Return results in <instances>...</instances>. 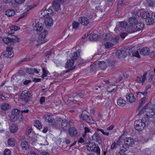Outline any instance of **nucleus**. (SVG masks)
<instances>
[{
  "instance_id": "f257e3e1",
  "label": "nucleus",
  "mask_w": 155,
  "mask_h": 155,
  "mask_svg": "<svg viewBox=\"0 0 155 155\" xmlns=\"http://www.w3.org/2000/svg\"><path fill=\"white\" fill-rule=\"evenodd\" d=\"M48 33V31L44 30L39 35L38 39L37 40L36 38L35 37H31L30 39V41L31 43H33L36 44L37 47L39 46L40 45L43 44L47 41V40L45 39L46 35Z\"/></svg>"
},
{
  "instance_id": "f03ea898",
  "label": "nucleus",
  "mask_w": 155,
  "mask_h": 155,
  "mask_svg": "<svg viewBox=\"0 0 155 155\" xmlns=\"http://www.w3.org/2000/svg\"><path fill=\"white\" fill-rule=\"evenodd\" d=\"M20 28L19 26L15 25H12L10 27V45H14V43L19 42L20 39L18 37L12 35L15 31L19 30Z\"/></svg>"
},
{
  "instance_id": "7ed1b4c3",
  "label": "nucleus",
  "mask_w": 155,
  "mask_h": 155,
  "mask_svg": "<svg viewBox=\"0 0 155 155\" xmlns=\"http://www.w3.org/2000/svg\"><path fill=\"white\" fill-rule=\"evenodd\" d=\"M135 26L129 27L127 29V31L130 33H133L138 31H140L144 27V24L142 22H139Z\"/></svg>"
},
{
  "instance_id": "20e7f679",
  "label": "nucleus",
  "mask_w": 155,
  "mask_h": 155,
  "mask_svg": "<svg viewBox=\"0 0 155 155\" xmlns=\"http://www.w3.org/2000/svg\"><path fill=\"white\" fill-rule=\"evenodd\" d=\"M86 148L89 151L95 152L97 155H100V148L94 143H89L86 146Z\"/></svg>"
},
{
  "instance_id": "39448f33",
  "label": "nucleus",
  "mask_w": 155,
  "mask_h": 155,
  "mask_svg": "<svg viewBox=\"0 0 155 155\" xmlns=\"http://www.w3.org/2000/svg\"><path fill=\"white\" fill-rule=\"evenodd\" d=\"M61 117H59L57 121L56 124V126L57 127L61 128L63 130H66L69 127L70 123L68 121L65 120H62V122L61 123V124L58 125L59 124V121H61Z\"/></svg>"
},
{
  "instance_id": "423d86ee",
  "label": "nucleus",
  "mask_w": 155,
  "mask_h": 155,
  "mask_svg": "<svg viewBox=\"0 0 155 155\" xmlns=\"http://www.w3.org/2000/svg\"><path fill=\"white\" fill-rule=\"evenodd\" d=\"M134 125L136 130L140 131L144 128L145 124L144 120L140 119L136 120L135 121Z\"/></svg>"
},
{
  "instance_id": "0eeeda50",
  "label": "nucleus",
  "mask_w": 155,
  "mask_h": 155,
  "mask_svg": "<svg viewBox=\"0 0 155 155\" xmlns=\"http://www.w3.org/2000/svg\"><path fill=\"white\" fill-rule=\"evenodd\" d=\"M70 56L71 59L68 61L66 64V68L71 67L74 65V60L77 58V53L76 52H74L71 54Z\"/></svg>"
},
{
  "instance_id": "6e6552de",
  "label": "nucleus",
  "mask_w": 155,
  "mask_h": 155,
  "mask_svg": "<svg viewBox=\"0 0 155 155\" xmlns=\"http://www.w3.org/2000/svg\"><path fill=\"white\" fill-rule=\"evenodd\" d=\"M31 96V95L29 92L24 90L22 92L20 95V98L22 101L26 103L30 100Z\"/></svg>"
},
{
  "instance_id": "1a4fd4ad",
  "label": "nucleus",
  "mask_w": 155,
  "mask_h": 155,
  "mask_svg": "<svg viewBox=\"0 0 155 155\" xmlns=\"http://www.w3.org/2000/svg\"><path fill=\"white\" fill-rule=\"evenodd\" d=\"M81 119L87 123H90L92 119L91 117H90L88 113L86 110L83 111L81 114Z\"/></svg>"
},
{
  "instance_id": "9d476101",
  "label": "nucleus",
  "mask_w": 155,
  "mask_h": 155,
  "mask_svg": "<svg viewBox=\"0 0 155 155\" xmlns=\"http://www.w3.org/2000/svg\"><path fill=\"white\" fill-rule=\"evenodd\" d=\"M64 2H61V0H54L52 3V7L55 11H58L61 9L60 4Z\"/></svg>"
},
{
  "instance_id": "9b49d317",
  "label": "nucleus",
  "mask_w": 155,
  "mask_h": 155,
  "mask_svg": "<svg viewBox=\"0 0 155 155\" xmlns=\"http://www.w3.org/2000/svg\"><path fill=\"white\" fill-rule=\"evenodd\" d=\"M50 8L51 7L47 9H41L40 12V14L45 17H48L49 15H51L53 13V11Z\"/></svg>"
},
{
  "instance_id": "f8f14e48",
  "label": "nucleus",
  "mask_w": 155,
  "mask_h": 155,
  "mask_svg": "<svg viewBox=\"0 0 155 155\" xmlns=\"http://www.w3.org/2000/svg\"><path fill=\"white\" fill-rule=\"evenodd\" d=\"M79 21L84 26L87 25L90 22L89 19L87 18L84 16L79 18Z\"/></svg>"
},
{
  "instance_id": "ddd939ff",
  "label": "nucleus",
  "mask_w": 155,
  "mask_h": 155,
  "mask_svg": "<svg viewBox=\"0 0 155 155\" xmlns=\"http://www.w3.org/2000/svg\"><path fill=\"white\" fill-rule=\"evenodd\" d=\"M127 102L132 103L135 101V97L132 94H127L126 96Z\"/></svg>"
},
{
  "instance_id": "4468645a",
  "label": "nucleus",
  "mask_w": 155,
  "mask_h": 155,
  "mask_svg": "<svg viewBox=\"0 0 155 155\" xmlns=\"http://www.w3.org/2000/svg\"><path fill=\"white\" fill-rule=\"evenodd\" d=\"M75 94V96L74 97V101L71 102L70 104H71L73 103H75V102L76 101H81L84 96V94L82 93H80L78 94Z\"/></svg>"
},
{
  "instance_id": "2eb2a0df",
  "label": "nucleus",
  "mask_w": 155,
  "mask_h": 155,
  "mask_svg": "<svg viewBox=\"0 0 155 155\" xmlns=\"http://www.w3.org/2000/svg\"><path fill=\"white\" fill-rule=\"evenodd\" d=\"M139 22L136 17H130L129 19V22L130 24L129 27L135 26L137 23Z\"/></svg>"
},
{
  "instance_id": "dca6fc26",
  "label": "nucleus",
  "mask_w": 155,
  "mask_h": 155,
  "mask_svg": "<svg viewBox=\"0 0 155 155\" xmlns=\"http://www.w3.org/2000/svg\"><path fill=\"white\" fill-rule=\"evenodd\" d=\"M124 144L127 147L131 146L134 143V140L130 137H127L124 140Z\"/></svg>"
},
{
  "instance_id": "f3484780",
  "label": "nucleus",
  "mask_w": 155,
  "mask_h": 155,
  "mask_svg": "<svg viewBox=\"0 0 155 155\" xmlns=\"http://www.w3.org/2000/svg\"><path fill=\"white\" fill-rule=\"evenodd\" d=\"M147 72H145L143 74V76H141V77H137L136 81L138 83L144 82L147 78Z\"/></svg>"
},
{
  "instance_id": "a211bd4d",
  "label": "nucleus",
  "mask_w": 155,
  "mask_h": 155,
  "mask_svg": "<svg viewBox=\"0 0 155 155\" xmlns=\"http://www.w3.org/2000/svg\"><path fill=\"white\" fill-rule=\"evenodd\" d=\"M53 20L51 17H46L45 20V24L47 26H52L53 25Z\"/></svg>"
},
{
  "instance_id": "6ab92c4d",
  "label": "nucleus",
  "mask_w": 155,
  "mask_h": 155,
  "mask_svg": "<svg viewBox=\"0 0 155 155\" xmlns=\"http://www.w3.org/2000/svg\"><path fill=\"white\" fill-rule=\"evenodd\" d=\"M126 53L124 50H120L117 51L116 55L117 57L120 59L124 58L125 57Z\"/></svg>"
},
{
  "instance_id": "aec40b11",
  "label": "nucleus",
  "mask_w": 155,
  "mask_h": 155,
  "mask_svg": "<svg viewBox=\"0 0 155 155\" xmlns=\"http://www.w3.org/2000/svg\"><path fill=\"white\" fill-rule=\"evenodd\" d=\"M69 133L71 136H75L77 134V130L73 127H71L69 129Z\"/></svg>"
},
{
  "instance_id": "412c9836",
  "label": "nucleus",
  "mask_w": 155,
  "mask_h": 155,
  "mask_svg": "<svg viewBox=\"0 0 155 155\" xmlns=\"http://www.w3.org/2000/svg\"><path fill=\"white\" fill-rule=\"evenodd\" d=\"M120 139H118L117 141V142H114L111 145L110 149L112 150H116L118 146H120Z\"/></svg>"
},
{
  "instance_id": "4be33fe9",
  "label": "nucleus",
  "mask_w": 155,
  "mask_h": 155,
  "mask_svg": "<svg viewBox=\"0 0 155 155\" xmlns=\"http://www.w3.org/2000/svg\"><path fill=\"white\" fill-rule=\"evenodd\" d=\"M117 105L121 107L125 106L126 104V101L121 97L117 100Z\"/></svg>"
},
{
  "instance_id": "5701e85b",
  "label": "nucleus",
  "mask_w": 155,
  "mask_h": 155,
  "mask_svg": "<svg viewBox=\"0 0 155 155\" xmlns=\"http://www.w3.org/2000/svg\"><path fill=\"white\" fill-rule=\"evenodd\" d=\"M153 71L150 72L149 74L148 80L149 81L153 82L155 81V77Z\"/></svg>"
},
{
  "instance_id": "b1692460",
  "label": "nucleus",
  "mask_w": 155,
  "mask_h": 155,
  "mask_svg": "<svg viewBox=\"0 0 155 155\" xmlns=\"http://www.w3.org/2000/svg\"><path fill=\"white\" fill-rule=\"evenodd\" d=\"M150 52V50L148 48H144L140 51L141 54L144 55H147L149 54Z\"/></svg>"
},
{
  "instance_id": "393cba45",
  "label": "nucleus",
  "mask_w": 155,
  "mask_h": 155,
  "mask_svg": "<svg viewBox=\"0 0 155 155\" xmlns=\"http://www.w3.org/2000/svg\"><path fill=\"white\" fill-rule=\"evenodd\" d=\"M18 130V125L15 123H13L10 127V132L14 133L16 132Z\"/></svg>"
},
{
  "instance_id": "a878e982",
  "label": "nucleus",
  "mask_w": 155,
  "mask_h": 155,
  "mask_svg": "<svg viewBox=\"0 0 155 155\" xmlns=\"http://www.w3.org/2000/svg\"><path fill=\"white\" fill-rule=\"evenodd\" d=\"M42 25L40 22H38L36 23L34 27V30L36 31H41L43 29Z\"/></svg>"
},
{
  "instance_id": "bb28decb",
  "label": "nucleus",
  "mask_w": 155,
  "mask_h": 155,
  "mask_svg": "<svg viewBox=\"0 0 155 155\" xmlns=\"http://www.w3.org/2000/svg\"><path fill=\"white\" fill-rule=\"evenodd\" d=\"M21 146L23 149L25 150H26L29 147V143L26 141H24L21 142Z\"/></svg>"
},
{
  "instance_id": "cd10ccee",
  "label": "nucleus",
  "mask_w": 155,
  "mask_h": 155,
  "mask_svg": "<svg viewBox=\"0 0 155 155\" xmlns=\"http://www.w3.org/2000/svg\"><path fill=\"white\" fill-rule=\"evenodd\" d=\"M127 150V148H125L124 146L122 145L121 147L120 148V150L118 153L117 155H127L124 153Z\"/></svg>"
},
{
  "instance_id": "c85d7f7f",
  "label": "nucleus",
  "mask_w": 155,
  "mask_h": 155,
  "mask_svg": "<svg viewBox=\"0 0 155 155\" xmlns=\"http://www.w3.org/2000/svg\"><path fill=\"white\" fill-rule=\"evenodd\" d=\"M145 114L147 118H150L153 117V116L155 115V113L153 110L150 109Z\"/></svg>"
},
{
  "instance_id": "c756f323",
  "label": "nucleus",
  "mask_w": 155,
  "mask_h": 155,
  "mask_svg": "<svg viewBox=\"0 0 155 155\" xmlns=\"http://www.w3.org/2000/svg\"><path fill=\"white\" fill-rule=\"evenodd\" d=\"M119 25L121 27L122 29H125L127 31V29L128 28H129V26H127V23L126 22H119Z\"/></svg>"
},
{
  "instance_id": "7c9ffc66",
  "label": "nucleus",
  "mask_w": 155,
  "mask_h": 155,
  "mask_svg": "<svg viewBox=\"0 0 155 155\" xmlns=\"http://www.w3.org/2000/svg\"><path fill=\"white\" fill-rule=\"evenodd\" d=\"M92 139L96 142L101 141V138L99 135L96 133L94 134L92 136Z\"/></svg>"
},
{
  "instance_id": "2f4dec72",
  "label": "nucleus",
  "mask_w": 155,
  "mask_h": 155,
  "mask_svg": "<svg viewBox=\"0 0 155 155\" xmlns=\"http://www.w3.org/2000/svg\"><path fill=\"white\" fill-rule=\"evenodd\" d=\"M98 39H99V37L97 34H92L89 37V40L91 41H96Z\"/></svg>"
},
{
  "instance_id": "473e14b6",
  "label": "nucleus",
  "mask_w": 155,
  "mask_h": 155,
  "mask_svg": "<svg viewBox=\"0 0 155 155\" xmlns=\"http://www.w3.org/2000/svg\"><path fill=\"white\" fill-rule=\"evenodd\" d=\"M98 65L100 68L103 70H104L106 67L105 62L104 61H99Z\"/></svg>"
},
{
  "instance_id": "72a5a7b5",
  "label": "nucleus",
  "mask_w": 155,
  "mask_h": 155,
  "mask_svg": "<svg viewBox=\"0 0 155 155\" xmlns=\"http://www.w3.org/2000/svg\"><path fill=\"white\" fill-rule=\"evenodd\" d=\"M147 100V98L146 97H143L141 98L139 101V106L138 107V109H139L140 107H142V105L144 104Z\"/></svg>"
},
{
  "instance_id": "f704fd0d",
  "label": "nucleus",
  "mask_w": 155,
  "mask_h": 155,
  "mask_svg": "<svg viewBox=\"0 0 155 155\" xmlns=\"http://www.w3.org/2000/svg\"><path fill=\"white\" fill-rule=\"evenodd\" d=\"M145 21L147 25H151L154 23V20L152 17L149 16L146 19Z\"/></svg>"
},
{
  "instance_id": "c9c22d12",
  "label": "nucleus",
  "mask_w": 155,
  "mask_h": 155,
  "mask_svg": "<svg viewBox=\"0 0 155 155\" xmlns=\"http://www.w3.org/2000/svg\"><path fill=\"white\" fill-rule=\"evenodd\" d=\"M34 125L39 130L41 129L42 127L41 123L38 120H36L34 121Z\"/></svg>"
},
{
  "instance_id": "e433bc0d",
  "label": "nucleus",
  "mask_w": 155,
  "mask_h": 155,
  "mask_svg": "<svg viewBox=\"0 0 155 155\" xmlns=\"http://www.w3.org/2000/svg\"><path fill=\"white\" fill-rule=\"evenodd\" d=\"M10 51V48L9 47H7L6 48V51L3 52L2 53L3 56L5 57L8 58L9 57V53Z\"/></svg>"
},
{
  "instance_id": "4c0bfd02",
  "label": "nucleus",
  "mask_w": 155,
  "mask_h": 155,
  "mask_svg": "<svg viewBox=\"0 0 155 155\" xmlns=\"http://www.w3.org/2000/svg\"><path fill=\"white\" fill-rule=\"evenodd\" d=\"M99 37V39H100V40L104 41H106L107 40V35L105 34H104L101 35L99 36H98Z\"/></svg>"
},
{
  "instance_id": "58836bf2",
  "label": "nucleus",
  "mask_w": 155,
  "mask_h": 155,
  "mask_svg": "<svg viewBox=\"0 0 155 155\" xmlns=\"http://www.w3.org/2000/svg\"><path fill=\"white\" fill-rule=\"evenodd\" d=\"M20 112V111L18 109H16L13 110L12 111L11 114L14 115H16V117H18Z\"/></svg>"
},
{
  "instance_id": "ea45409f",
  "label": "nucleus",
  "mask_w": 155,
  "mask_h": 155,
  "mask_svg": "<svg viewBox=\"0 0 155 155\" xmlns=\"http://www.w3.org/2000/svg\"><path fill=\"white\" fill-rule=\"evenodd\" d=\"M150 16L149 13L147 12H144L143 13L141 14V17L142 18L146 19L147 18Z\"/></svg>"
},
{
  "instance_id": "a19ab883",
  "label": "nucleus",
  "mask_w": 155,
  "mask_h": 155,
  "mask_svg": "<svg viewBox=\"0 0 155 155\" xmlns=\"http://www.w3.org/2000/svg\"><path fill=\"white\" fill-rule=\"evenodd\" d=\"M105 48H109L114 45V44L109 41L107 42L104 44Z\"/></svg>"
},
{
  "instance_id": "79ce46f5",
  "label": "nucleus",
  "mask_w": 155,
  "mask_h": 155,
  "mask_svg": "<svg viewBox=\"0 0 155 155\" xmlns=\"http://www.w3.org/2000/svg\"><path fill=\"white\" fill-rule=\"evenodd\" d=\"M44 118H45V120L46 121L48 122L49 123H52L53 120V119L52 118L51 116L50 115H48L47 117L45 118L44 117Z\"/></svg>"
},
{
  "instance_id": "37998d69",
  "label": "nucleus",
  "mask_w": 155,
  "mask_h": 155,
  "mask_svg": "<svg viewBox=\"0 0 155 155\" xmlns=\"http://www.w3.org/2000/svg\"><path fill=\"white\" fill-rule=\"evenodd\" d=\"M123 30L121 26L119 25V22L117 23L116 28L114 29V30L116 31H120Z\"/></svg>"
},
{
  "instance_id": "c03bdc74",
  "label": "nucleus",
  "mask_w": 155,
  "mask_h": 155,
  "mask_svg": "<svg viewBox=\"0 0 155 155\" xmlns=\"http://www.w3.org/2000/svg\"><path fill=\"white\" fill-rule=\"evenodd\" d=\"M72 25L73 28L74 29H77L79 27V24L78 22L74 21L72 23Z\"/></svg>"
},
{
  "instance_id": "a18cd8bd",
  "label": "nucleus",
  "mask_w": 155,
  "mask_h": 155,
  "mask_svg": "<svg viewBox=\"0 0 155 155\" xmlns=\"http://www.w3.org/2000/svg\"><path fill=\"white\" fill-rule=\"evenodd\" d=\"M2 41L5 44L8 45V44L10 42V38L8 37H5L3 38Z\"/></svg>"
},
{
  "instance_id": "49530a36",
  "label": "nucleus",
  "mask_w": 155,
  "mask_h": 155,
  "mask_svg": "<svg viewBox=\"0 0 155 155\" xmlns=\"http://www.w3.org/2000/svg\"><path fill=\"white\" fill-rule=\"evenodd\" d=\"M97 131L98 132L99 131H101V133H102L104 135L106 136H108L109 134L108 132H106L105 131H104V130L99 128H97Z\"/></svg>"
},
{
  "instance_id": "de8ad7c7",
  "label": "nucleus",
  "mask_w": 155,
  "mask_h": 155,
  "mask_svg": "<svg viewBox=\"0 0 155 155\" xmlns=\"http://www.w3.org/2000/svg\"><path fill=\"white\" fill-rule=\"evenodd\" d=\"M9 81H4L1 84V86H3L5 85L6 87H9Z\"/></svg>"
},
{
  "instance_id": "09e8293b",
  "label": "nucleus",
  "mask_w": 155,
  "mask_h": 155,
  "mask_svg": "<svg viewBox=\"0 0 155 155\" xmlns=\"http://www.w3.org/2000/svg\"><path fill=\"white\" fill-rule=\"evenodd\" d=\"M18 117H16V115H13L11 114L10 115V121H15L17 119Z\"/></svg>"
},
{
  "instance_id": "8fccbe9b",
  "label": "nucleus",
  "mask_w": 155,
  "mask_h": 155,
  "mask_svg": "<svg viewBox=\"0 0 155 155\" xmlns=\"http://www.w3.org/2000/svg\"><path fill=\"white\" fill-rule=\"evenodd\" d=\"M15 143V139L14 138L10 139V146L13 147Z\"/></svg>"
},
{
  "instance_id": "3c124183",
  "label": "nucleus",
  "mask_w": 155,
  "mask_h": 155,
  "mask_svg": "<svg viewBox=\"0 0 155 155\" xmlns=\"http://www.w3.org/2000/svg\"><path fill=\"white\" fill-rule=\"evenodd\" d=\"M8 105L4 104L1 107L2 109L3 110H6L8 108Z\"/></svg>"
},
{
  "instance_id": "603ef678",
  "label": "nucleus",
  "mask_w": 155,
  "mask_h": 155,
  "mask_svg": "<svg viewBox=\"0 0 155 155\" xmlns=\"http://www.w3.org/2000/svg\"><path fill=\"white\" fill-rule=\"evenodd\" d=\"M27 72L30 74H34V71L33 69L31 68H27L26 70Z\"/></svg>"
},
{
  "instance_id": "864d4df0",
  "label": "nucleus",
  "mask_w": 155,
  "mask_h": 155,
  "mask_svg": "<svg viewBox=\"0 0 155 155\" xmlns=\"http://www.w3.org/2000/svg\"><path fill=\"white\" fill-rule=\"evenodd\" d=\"M134 16H135L137 18L139 17L140 15V12L137 11H135L133 14Z\"/></svg>"
},
{
  "instance_id": "5fc2aeb1",
  "label": "nucleus",
  "mask_w": 155,
  "mask_h": 155,
  "mask_svg": "<svg viewBox=\"0 0 155 155\" xmlns=\"http://www.w3.org/2000/svg\"><path fill=\"white\" fill-rule=\"evenodd\" d=\"M96 65L93 64L91 65L90 66V71L91 72L93 71L96 68Z\"/></svg>"
},
{
  "instance_id": "6e6d98bb",
  "label": "nucleus",
  "mask_w": 155,
  "mask_h": 155,
  "mask_svg": "<svg viewBox=\"0 0 155 155\" xmlns=\"http://www.w3.org/2000/svg\"><path fill=\"white\" fill-rule=\"evenodd\" d=\"M133 56H134L137 57L138 58H140V57L139 52L137 51L133 52Z\"/></svg>"
},
{
  "instance_id": "4d7b16f0",
  "label": "nucleus",
  "mask_w": 155,
  "mask_h": 155,
  "mask_svg": "<svg viewBox=\"0 0 155 155\" xmlns=\"http://www.w3.org/2000/svg\"><path fill=\"white\" fill-rule=\"evenodd\" d=\"M42 70L43 73L41 77L42 78H44V77H45L47 76L48 73L47 71L45 69L43 68Z\"/></svg>"
},
{
  "instance_id": "13d9d810",
  "label": "nucleus",
  "mask_w": 155,
  "mask_h": 155,
  "mask_svg": "<svg viewBox=\"0 0 155 155\" xmlns=\"http://www.w3.org/2000/svg\"><path fill=\"white\" fill-rule=\"evenodd\" d=\"M148 108V105L145 106L143 109L142 110L140 111L138 114V115H140L143 114L144 111L145 110V109Z\"/></svg>"
},
{
  "instance_id": "bf43d9fd",
  "label": "nucleus",
  "mask_w": 155,
  "mask_h": 155,
  "mask_svg": "<svg viewBox=\"0 0 155 155\" xmlns=\"http://www.w3.org/2000/svg\"><path fill=\"white\" fill-rule=\"evenodd\" d=\"M136 94L137 95H140L141 96V94H142L143 96H145L147 94V91H145L143 92H136Z\"/></svg>"
},
{
  "instance_id": "052dcab7",
  "label": "nucleus",
  "mask_w": 155,
  "mask_h": 155,
  "mask_svg": "<svg viewBox=\"0 0 155 155\" xmlns=\"http://www.w3.org/2000/svg\"><path fill=\"white\" fill-rule=\"evenodd\" d=\"M25 0H15V2L19 4H21L24 3L25 2Z\"/></svg>"
},
{
  "instance_id": "680f3d73",
  "label": "nucleus",
  "mask_w": 155,
  "mask_h": 155,
  "mask_svg": "<svg viewBox=\"0 0 155 155\" xmlns=\"http://www.w3.org/2000/svg\"><path fill=\"white\" fill-rule=\"evenodd\" d=\"M10 150L8 149H5L3 152V153L4 155H9Z\"/></svg>"
},
{
  "instance_id": "e2e57ef3",
  "label": "nucleus",
  "mask_w": 155,
  "mask_h": 155,
  "mask_svg": "<svg viewBox=\"0 0 155 155\" xmlns=\"http://www.w3.org/2000/svg\"><path fill=\"white\" fill-rule=\"evenodd\" d=\"M15 15V10L10 9V17L14 16Z\"/></svg>"
},
{
  "instance_id": "0e129e2a",
  "label": "nucleus",
  "mask_w": 155,
  "mask_h": 155,
  "mask_svg": "<svg viewBox=\"0 0 155 155\" xmlns=\"http://www.w3.org/2000/svg\"><path fill=\"white\" fill-rule=\"evenodd\" d=\"M127 35V34L126 33H121L120 34V36L121 38L124 39Z\"/></svg>"
},
{
  "instance_id": "69168bd1",
  "label": "nucleus",
  "mask_w": 155,
  "mask_h": 155,
  "mask_svg": "<svg viewBox=\"0 0 155 155\" xmlns=\"http://www.w3.org/2000/svg\"><path fill=\"white\" fill-rule=\"evenodd\" d=\"M64 140L63 141V142H65L66 144H69L71 143V141L70 140L65 138H64Z\"/></svg>"
},
{
  "instance_id": "338daca9",
  "label": "nucleus",
  "mask_w": 155,
  "mask_h": 155,
  "mask_svg": "<svg viewBox=\"0 0 155 155\" xmlns=\"http://www.w3.org/2000/svg\"><path fill=\"white\" fill-rule=\"evenodd\" d=\"M52 49H51V51L48 52H47L45 54V56H49L50 55H51L52 53Z\"/></svg>"
},
{
  "instance_id": "774afa93",
  "label": "nucleus",
  "mask_w": 155,
  "mask_h": 155,
  "mask_svg": "<svg viewBox=\"0 0 155 155\" xmlns=\"http://www.w3.org/2000/svg\"><path fill=\"white\" fill-rule=\"evenodd\" d=\"M39 101L41 104H42L45 101V97H41Z\"/></svg>"
}]
</instances>
